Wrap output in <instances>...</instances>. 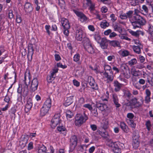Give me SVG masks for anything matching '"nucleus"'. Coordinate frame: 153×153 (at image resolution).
Segmentation results:
<instances>
[{"instance_id":"nucleus-1","label":"nucleus","mask_w":153,"mask_h":153,"mask_svg":"<svg viewBox=\"0 0 153 153\" xmlns=\"http://www.w3.org/2000/svg\"><path fill=\"white\" fill-rule=\"evenodd\" d=\"M30 78L29 71L27 70L25 74L23 83L22 84H19L17 89V92L20 94V97L17 98L19 101L22 100V97L25 98L28 95L29 92L28 85L30 83Z\"/></svg>"},{"instance_id":"nucleus-2","label":"nucleus","mask_w":153,"mask_h":153,"mask_svg":"<svg viewBox=\"0 0 153 153\" xmlns=\"http://www.w3.org/2000/svg\"><path fill=\"white\" fill-rule=\"evenodd\" d=\"M131 23L134 29L140 28L145 25L146 21L142 16L138 15L133 16L131 19Z\"/></svg>"},{"instance_id":"nucleus-3","label":"nucleus","mask_w":153,"mask_h":153,"mask_svg":"<svg viewBox=\"0 0 153 153\" xmlns=\"http://www.w3.org/2000/svg\"><path fill=\"white\" fill-rule=\"evenodd\" d=\"M75 118V125L76 126L79 127L86 122L88 119V117L85 113L84 112L83 114H76Z\"/></svg>"},{"instance_id":"nucleus-4","label":"nucleus","mask_w":153,"mask_h":153,"mask_svg":"<svg viewBox=\"0 0 153 153\" xmlns=\"http://www.w3.org/2000/svg\"><path fill=\"white\" fill-rule=\"evenodd\" d=\"M61 115L59 113H56L52 118L51 121V126L52 128L55 127L62 121L60 119Z\"/></svg>"},{"instance_id":"nucleus-5","label":"nucleus","mask_w":153,"mask_h":153,"mask_svg":"<svg viewBox=\"0 0 153 153\" xmlns=\"http://www.w3.org/2000/svg\"><path fill=\"white\" fill-rule=\"evenodd\" d=\"M143 102V100L142 97L140 100V101H138L136 97H134L129 101V105L133 106L135 108H138L141 106Z\"/></svg>"},{"instance_id":"nucleus-6","label":"nucleus","mask_w":153,"mask_h":153,"mask_svg":"<svg viewBox=\"0 0 153 153\" xmlns=\"http://www.w3.org/2000/svg\"><path fill=\"white\" fill-rule=\"evenodd\" d=\"M70 143L69 152H72L75 149L77 144V139L76 136L73 135L71 137Z\"/></svg>"},{"instance_id":"nucleus-7","label":"nucleus","mask_w":153,"mask_h":153,"mask_svg":"<svg viewBox=\"0 0 153 153\" xmlns=\"http://www.w3.org/2000/svg\"><path fill=\"white\" fill-rule=\"evenodd\" d=\"M39 82L37 78H34L32 80L30 86L31 92H34L36 91L38 88Z\"/></svg>"},{"instance_id":"nucleus-8","label":"nucleus","mask_w":153,"mask_h":153,"mask_svg":"<svg viewBox=\"0 0 153 153\" xmlns=\"http://www.w3.org/2000/svg\"><path fill=\"white\" fill-rule=\"evenodd\" d=\"M73 12L79 18V19L82 22H86L87 20V17L82 12L74 10Z\"/></svg>"},{"instance_id":"nucleus-9","label":"nucleus","mask_w":153,"mask_h":153,"mask_svg":"<svg viewBox=\"0 0 153 153\" xmlns=\"http://www.w3.org/2000/svg\"><path fill=\"white\" fill-rule=\"evenodd\" d=\"M34 49L33 45L29 43L28 46V52L27 57L30 61H31L33 58V54Z\"/></svg>"},{"instance_id":"nucleus-10","label":"nucleus","mask_w":153,"mask_h":153,"mask_svg":"<svg viewBox=\"0 0 153 153\" xmlns=\"http://www.w3.org/2000/svg\"><path fill=\"white\" fill-rule=\"evenodd\" d=\"M24 9L27 14H31L33 10V5L30 2H26L24 6Z\"/></svg>"},{"instance_id":"nucleus-11","label":"nucleus","mask_w":153,"mask_h":153,"mask_svg":"<svg viewBox=\"0 0 153 153\" xmlns=\"http://www.w3.org/2000/svg\"><path fill=\"white\" fill-rule=\"evenodd\" d=\"M86 5L88 7V9L92 13H94L95 10V4L92 2L91 0H86Z\"/></svg>"},{"instance_id":"nucleus-12","label":"nucleus","mask_w":153,"mask_h":153,"mask_svg":"<svg viewBox=\"0 0 153 153\" xmlns=\"http://www.w3.org/2000/svg\"><path fill=\"white\" fill-rule=\"evenodd\" d=\"M112 101L114 105L117 108L120 107L121 106L120 104L119 103V99L117 94L115 93L112 94Z\"/></svg>"},{"instance_id":"nucleus-13","label":"nucleus","mask_w":153,"mask_h":153,"mask_svg":"<svg viewBox=\"0 0 153 153\" xmlns=\"http://www.w3.org/2000/svg\"><path fill=\"white\" fill-rule=\"evenodd\" d=\"M129 33L132 36H134L137 38H138L140 35L143 36L145 34L144 32L140 30H137L136 31H133L130 29L128 30Z\"/></svg>"},{"instance_id":"nucleus-14","label":"nucleus","mask_w":153,"mask_h":153,"mask_svg":"<svg viewBox=\"0 0 153 153\" xmlns=\"http://www.w3.org/2000/svg\"><path fill=\"white\" fill-rule=\"evenodd\" d=\"M103 74L104 77L107 79V80L108 82H111L113 81L114 76L113 72H110L108 73L107 71H105Z\"/></svg>"},{"instance_id":"nucleus-15","label":"nucleus","mask_w":153,"mask_h":153,"mask_svg":"<svg viewBox=\"0 0 153 153\" xmlns=\"http://www.w3.org/2000/svg\"><path fill=\"white\" fill-rule=\"evenodd\" d=\"M96 105V107L101 111H104L107 110V105L105 103L100 102V101L97 102Z\"/></svg>"},{"instance_id":"nucleus-16","label":"nucleus","mask_w":153,"mask_h":153,"mask_svg":"<svg viewBox=\"0 0 153 153\" xmlns=\"http://www.w3.org/2000/svg\"><path fill=\"white\" fill-rule=\"evenodd\" d=\"M84 37V36L82 30L79 28L77 29L76 31V40L77 41H81Z\"/></svg>"},{"instance_id":"nucleus-17","label":"nucleus","mask_w":153,"mask_h":153,"mask_svg":"<svg viewBox=\"0 0 153 153\" xmlns=\"http://www.w3.org/2000/svg\"><path fill=\"white\" fill-rule=\"evenodd\" d=\"M62 25L63 27V29H70V25L68 20L65 18H62L61 21Z\"/></svg>"},{"instance_id":"nucleus-18","label":"nucleus","mask_w":153,"mask_h":153,"mask_svg":"<svg viewBox=\"0 0 153 153\" xmlns=\"http://www.w3.org/2000/svg\"><path fill=\"white\" fill-rule=\"evenodd\" d=\"M109 41V40H107L105 38H102L100 43V45L101 48L103 49H106L108 47Z\"/></svg>"},{"instance_id":"nucleus-19","label":"nucleus","mask_w":153,"mask_h":153,"mask_svg":"<svg viewBox=\"0 0 153 153\" xmlns=\"http://www.w3.org/2000/svg\"><path fill=\"white\" fill-rule=\"evenodd\" d=\"M33 106V103L32 99L29 98L27 102V103L25 107V111L26 112H28L32 108Z\"/></svg>"},{"instance_id":"nucleus-20","label":"nucleus","mask_w":153,"mask_h":153,"mask_svg":"<svg viewBox=\"0 0 153 153\" xmlns=\"http://www.w3.org/2000/svg\"><path fill=\"white\" fill-rule=\"evenodd\" d=\"M89 53L93 54L95 53V49L91 44L84 48Z\"/></svg>"},{"instance_id":"nucleus-21","label":"nucleus","mask_w":153,"mask_h":153,"mask_svg":"<svg viewBox=\"0 0 153 153\" xmlns=\"http://www.w3.org/2000/svg\"><path fill=\"white\" fill-rule=\"evenodd\" d=\"M113 84L114 86L115 87L114 91L116 92L119 91L121 89L122 84L117 80L114 81Z\"/></svg>"},{"instance_id":"nucleus-22","label":"nucleus","mask_w":153,"mask_h":153,"mask_svg":"<svg viewBox=\"0 0 153 153\" xmlns=\"http://www.w3.org/2000/svg\"><path fill=\"white\" fill-rule=\"evenodd\" d=\"M120 125L121 129L124 132L128 133L129 131L128 127L124 122H120Z\"/></svg>"},{"instance_id":"nucleus-23","label":"nucleus","mask_w":153,"mask_h":153,"mask_svg":"<svg viewBox=\"0 0 153 153\" xmlns=\"http://www.w3.org/2000/svg\"><path fill=\"white\" fill-rule=\"evenodd\" d=\"M96 134L97 135H100L102 137L105 139L108 138V137L109 136L107 132L106 131L102 132L99 130L97 131Z\"/></svg>"},{"instance_id":"nucleus-24","label":"nucleus","mask_w":153,"mask_h":153,"mask_svg":"<svg viewBox=\"0 0 153 153\" xmlns=\"http://www.w3.org/2000/svg\"><path fill=\"white\" fill-rule=\"evenodd\" d=\"M80 56L79 53H76L74 55L73 57V61L76 62L78 64L80 65L81 64V61L80 60Z\"/></svg>"},{"instance_id":"nucleus-25","label":"nucleus","mask_w":153,"mask_h":153,"mask_svg":"<svg viewBox=\"0 0 153 153\" xmlns=\"http://www.w3.org/2000/svg\"><path fill=\"white\" fill-rule=\"evenodd\" d=\"M109 43L110 46L115 47H119L120 46V42L119 41L117 40H109Z\"/></svg>"},{"instance_id":"nucleus-26","label":"nucleus","mask_w":153,"mask_h":153,"mask_svg":"<svg viewBox=\"0 0 153 153\" xmlns=\"http://www.w3.org/2000/svg\"><path fill=\"white\" fill-rule=\"evenodd\" d=\"M49 109L48 108L42 106L40 109V115L42 117L45 116L48 113Z\"/></svg>"},{"instance_id":"nucleus-27","label":"nucleus","mask_w":153,"mask_h":153,"mask_svg":"<svg viewBox=\"0 0 153 153\" xmlns=\"http://www.w3.org/2000/svg\"><path fill=\"white\" fill-rule=\"evenodd\" d=\"M82 43L84 48L91 44L89 39L85 37H83Z\"/></svg>"},{"instance_id":"nucleus-28","label":"nucleus","mask_w":153,"mask_h":153,"mask_svg":"<svg viewBox=\"0 0 153 153\" xmlns=\"http://www.w3.org/2000/svg\"><path fill=\"white\" fill-rule=\"evenodd\" d=\"M123 96L125 98L128 99V100L129 99L132 94L129 90H124L123 91Z\"/></svg>"},{"instance_id":"nucleus-29","label":"nucleus","mask_w":153,"mask_h":153,"mask_svg":"<svg viewBox=\"0 0 153 153\" xmlns=\"http://www.w3.org/2000/svg\"><path fill=\"white\" fill-rule=\"evenodd\" d=\"M114 30L115 31H118L119 33L122 32V29L121 27L118 26L117 23H115L113 26Z\"/></svg>"},{"instance_id":"nucleus-30","label":"nucleus","mask_w":153,"mask_h":153,"mask_svg":"<svg viewBox=\"0 0 153 153\" xmlns=\"http://www.w3.org/2000/svg\"><path fill=\"white\" fill-rule=\"evenodd\" d=\"M141 46L134 45L132 46V48L135 53L137 54H139L141 53Z\"/></svg>"},{"instance_id":"nucleus-31","label":"nucleus","mask_w":153,"mask_h":153,"mask_svg":"<svg viewBox=\"0 0 153 153\" xmlns=\"http://www.w3.org/2000/svg\"><path fill=\"white\" fill-rule=\"evenodd\" d=\"M43 106L50 109L51 106V100L50 98H48L45 102Z\"/></svg>"},{"instance_id":"nucleus-32","label":"nucleus","mask_w":153,"mask_h":153,"mask_svg":"<svg viewBox=\"0 0 153 153\" xmlns=\"http://www.w3.org/2000/svg\"><path fill=\"white\" fill-rule=\"evenodd\" d=\"M149 33L150 35V36L149 38V40L152 42L153 43V28L151 27V26H149Z\"/></svg>"},{"instance_id":"nucleus-33","label":"nucleus","mask_w":153,"mask_h":153,"mask_svg":"<svg viewBox=\"0 0 153 153\" xmlns=\"http://www.w3.org/2000/svg\"><path fill=\"white\" fill-rule=\"evenodd\" d=\"M46 148L44 145L42 144L40 146L38 150V153H46Z\"/></svg>"},{"instance_id":"nucleus-34","label":"nucleus","mask_w":153,"mask_h":153,"mask_svg":"<svg viewBox=\"0 0 153 153\" xmlns=\"http://www.w3.org/2000/svg\"><path fill=\"white\" fill-rule=\"evenodd\" d=\"M72 102L73 100L72 97H70L67 98L65 102L64 103V105L65 106H67L71 105Z\"/></svg>"},{"instance_id":"nucleus-35","label":"nucleus","mask_w":153,"mask_h":153,"mask_svg":"<svg viewBox=\"0 0 153 153\" xmlns=\"http://www.w3.org/2000/svg\"><path fill=\"white\" fill-rule=\"evenodd\" d=\"M119 145V143L114 144V148L113 149L114 153H121V149L118 145Z\"/></svg>"},{"instance_id":"nucleus-36","label":"nucleus","mask_w":153,"mask_h":153,"mask_svg":"<svg viewBox=\"0 0 153 153\" xmlns=\"http://www.w3.org/2000/svg\"><path fill=\"white\" fill-rule=\"evenodd\" d=\"M58 68H56V66H55L54 68L52 70V71H50V75L55 78L56 76L55 75L58 72Z\"/></svg>"},{"instance_id":"nucleus-37","label":"nucleus","mask_w":153,"mask_h":153,"mask_svg":"<svg viewBox=\"0 0 153 153\" xmlns=\"http://www.w3.org/2000/svg\"><path fill=\"white\" fill-rule=\"evenodd\" d=\"M100 25L102 28H105L109 26V24L106 20H104L101 22Z\"/></svg>"},{"instance_id":"nucleus-38","label":"nucleus","mask_w":153,"mask_h":153,"mask_svg":"<svg viewBox=\"0 0 153 153\" xmlns=\"http://www.w3.org/2000/svg\"><path fill=\"white\" fill-rule=\"evenodd\" d=\"M59 126L57 127V130L59 132L65 131L66 130V128L65 126H62L61 124L60 123Z\"/></svg>"},{"instance_id":"nucleus-39","label":"nucleus","mask_w":153,"mask_h":153,"mask_svg":"<svg viewBox=\"0 0 153 153\" xmlns=\"http://www.w3.org/2000/svg\"><path fill=\"white\" fill-rule=\"evenodd\" d=\"M132 137L135 140L138 139L139 137V132L137 130H135L133 133Z\"/></svg>"},{"instance_id":"nucleus-40","label":"nucleus","mask_w":153,"mask_h":153,"mask_svg":"<svg viewBox=\"0 0 153 153\" xmlns=\"http://www.w3.org/2000/svg\"><path fill=\"white\" fill-rule=\"evenodd\" d=\"M137 61L136 59L133 58L128 62V64L131 66L134 65L137 63Z\"/></svg>"},{"instance_id":"nucleus-41","label":"nucleus","mask_w":153,"mask_h":153,"mask_svg":"<svg viewBox=\"0 0 153 153\" xmlns=\"http://www.w3.org/2000/svg\"><path fill=\"white\" fill-rule=\"evenodd\" d=\"M145 126L148 131H150L152 126L151 122L150 120H148L146 122Z\"/></svg>"},{"instance_id":"nucleus-42","label":"nucleus","mask_w":153,"mask_h":153,"mask_svg":"<svg viewBox=\"0 0 153 153\" xmlns=\"http://www.w3.org/2000/svg\"><path fill=\"white\" fill-rule=\"evenodd\" d=\"M92 115L95 117H97L98 115V114L97 110V108L95 107L94 108L93 107V109L92 110H90Z\"/></svg>"},{"instance_id":"nucleus-43","label":"nucleus","mask_w":153,"mask_h":153,"mask_svg":"<svg viewBox=\"0 0 153 153\" xmlns=\"http://www.w3.org/2000/svg\"><path fill=\"white\" fill-rule=\"evenodd\" d=\"M129 1L131 5L132 6H136L139 4L138 0H130Z\"/></svg>"},{"instance_id":"nucleus-44","label":"nucleus","mask_w":153,"mask_h":153,"mask_svg":"<svg viewBox=\"0 0 153 153\" xmlns=\"http://www.w3.org/2000/svg\"><path fill=\"white\" fill-rule=\"evenodd\" d=\"M16 22L18 23H20L21 22L22 19V18L19 15L18 13H16Z\"/></svg>"},{"instance_id":"nucleus-45","label":"nucleus","mask_w":153,"mask_h":153,"mask_svg":"<svg viewBox=\"0 0 153 153\" xmlns=\"http://www.w3.org/2000/svg\"><path fill=\"white\" fill-rule=\"evenodd\" d=\"M74 114L73 112H71L70 111L68 110L67 111L66 116L68 119L72 118Z\"/></svg>"},{"instance_id":"nucleus-46","label":"nucleus","mask_w":153,"mask_h":153,"mask_svg":"<svg viewBox=\"0 0 153 153\" xmlns=\"http://www.w3.org/2000/svg\"><path fill=\"white\" fill-rule=\"evenodd\" d=\"M104 69L105 71H109V72H112L111 70V67L107 64H105L104 66Z\"/></svg>"},{"instance_id":"nucleus-47","label":"nucleus","mask_w":153,"mask_h":153,"mask_svg":"<svg viewBox=\"0 0 153 153\" xmlns=\"http://www.w3.org/2000/svg\"><path fill=\"white\" fill-rule=\"evenodd\" d=\"M91 86V88L92 89L95 90H97L98 89V85L95 82H94L93 83H92L91 85H90Z\"/></svg>"},{"instance_id":"nucleus-48","label":"nucleus","mask_w":153,"mask_h":153,"mask_svg":"<svg viewBox=\"0 0 153 153\" xmlns=\"http://www.w3.org/2000/svg\"><path fill=\"white\" fill-rule=\"evenodd\" d=\"M133 13V10H129L126 13V15L127 18H129L130 19V22H131V19L132 18V15Z\"/></svg>"},{"instance_id":"nucleus-49","label":"nucleus","mask_w":153,"mask_h":153,"mask_svg":"<svg viewBox=\"0 0 153 153\" xmlns=\"http://www.w3.org/2000/svg\"><path fill=\"white\" fill-rule=\"evenodd\" d=\"M141 73L139 70H134L133 72L132 75L135 76H138L141 75Z\"/></svg>"},{"instance_id":"nucleus-50","label":"nucleus","mask_w":153,"mask_h":153,"mask_svg":"<svg viewBox=\"0 0 153 153\" xmlns=\"http://www.w3.org/2000/svg\"><path fill=\"white\" fill-rule=\"evenodd\" d=\"M55 78V77L51 76L50 75H48L47 77V80L48 83H51L54 79Z\"/></svg>"},{"instance_id":"nucleus-51","label":"nucleus","mask_w":153,"mask_h":153,"mask_svg":"<svg viewBox=\"0 0 153 153\" xmlns=\"http://www.w3.org/2000/svg\"><path fill=\"white\" fill-rule=\"evenodd\" d=\"M59 4L62 9L64 8L65 6V2L64 0H58Z\"/></svg>"},{"instance_id":"nucleus-52","label":"nucleus","mask_w":153,"mask_h":153,"mask_svg":"<svg viewBox=\"0 0 153 153\" xmlns=\"http://www.w3.org/2000/svg\"><path fill=\"white\" fill-rule=\"evenodd\" d=\"M129 54V52L126 50H124L121 52V55L123 57L127 56H128Z\"/></svg>"},{"instance_id":"nucleus-53","label":"nucleus","mask_w":153,"mask_h":153,"mask_svg":"<svg viewBox=\"0 0 153 153\" xmlns=\"http://www.w3.org/2000/svg\"><path fill=\"white\" fill-rule=\"evenodd\" d=\"M56 68H61L63 69H65L67 67V65H63L60 62L57 63L56 64Z\"/></svg>"},{"instance_id":"nucleus-54","label":"nucleus","mask_w":153,"mask_h":153,"mask_svg":"<svg viewBox=\"0 0 153 153\" xmlns=\"http://www.w3.org/2000/svg\"><path fill=\"white\" fill-rule=\"evenodd\" d=\"M83 107L88 109L89 110H91L93 109V107L89 104H86L84 105Z\"/></svg>"},{"instance_id":"nucleus-55","label":"nucleus","mask_w":153,"mask_h":153,"mask_svg":"<svg viewBox=\"0 0 153 153\" xmlns=\"http://www.w3.org/2000/svg\"><path fill=\"white\" fill-rule=\"evenodd\" d=\"M88 82L89 85L95 82V80L91 76L88 77Z\"/></svg>"},{"instance_id":"nucleus-56","label":"nucleus","mask_w":153,"mask_h":153,"mask_svg":"<svg viewBox=\"0 0 153 153\" xmlns=\"http://www.w3.org/2000/svg\"><path fill=\"white\" fill-rule=\"evenodd\" d=\"M135 67L139 69H142L145 67L143 64L141 63H137L135 66Z\"/></svg>"},{"instance_id":"nucleus-57","label":"nucleus","mask_w":153,"mask_h":153,"mask_svg":"<svg viewBox=\"0 0 153 153\" xmlns=\"http://www.w3.org/2000/svg\"><path fill=\"white\" fill-rule=\"evenodd\" d=\"M147 82L152 86H153V77H151L150 79L149 77H147Z\"/></svg>"},{"instance_id":"nucleus-58","label":"nucleus","mask_w":153,"mask_h":153,"mask_svg":"<svg viewBox=\"0 0 153 153\" xmlns=\"http://www.w3.org/2000/svg\"><path fill=\"white\" fill-rule=\"evenodd\" d=\"M111 21L114 22L117 20V17L115 16V15L114 14H111L110 16Z\"/></svg>"},{"instance_id":"nucleus-59","label":"nucleus","mask_w":153,"mask_h":153,"mask_svg":"<svg viewBox=\"0 0 153 153\" xmlns=\"http://www.w3.org/2000/svg\"><path fill=\"white\" fill-rule=\"evenodd\" d=\"M147 5H148L149 6H151L152 8V9H153V0H148L147 1H146Z\"/></svg>"},{"instance_id":"nucleus-60","label":"nucleus","mask_w":153,"mask_h":153,"mask_svg":"<svg viewBox=\"0 0 153 153\" xmlns=\"http://www.w3.org/2000/svg\"><path fill=\"white\" fill-rule=\"evenodd\" d=\"M33 143L32 142H30L28 145L27 149L28 150H30L33 148Z\"/></svg>"},{"instance_id":"nucleus-61","label":"nucleus","mask_w":153,"mask_h":153,"mask_svg":"<svg viewBox=\"0 0 153 153\" xmlns=\"http://www.w3.org/2000/svg\"><path fill=\"white\" fill-rule=\"evenodd\" d=\"M45 28L47 33H48V35H50L51 33L49 30L51 28L50 26L49 25H46L45 26Z\"/></svg>"},{"instance_id":"nucleus-62","label":"nucleus","mask_w":153,"mask_h":153,"mask_svg":"<svg viewBox=\"0 0 153 153\" xmlns=\"http://www.w3.org/2000/svg\"><path fill=\"white\" fill-rule=\"evenodd\" d=\"M124 77L127 78L129 79L130 78L131 74L129 72L127 73V72H124L123 74Z\"/></svg>"},{"instance_id":"nucleus-63","label":"nucleus","mask_w":153,"mask_h":153,"mask_svg":"<svg viewBox=\"0 0 153 153\" xmlns=\"http://www.w3.org/2000/svg\"><path fill=\"white\" fill-rule=\"evenodd\" d=\"M37 135V134L36 133H30L28 135H27V136L28 137H29L30 138L32 139L33 137H34L36 136Z\"/></svg>"},{"instance_id":"nucleus-64","label":"nucleus","mask_w":153,"mask_h":153,"mask_svg":"<svg viewBox=\"0 0 153 153\" xmlns=\"http://www.w3.org/2000/svg\"><path fill=\"white\" fill-rule=\"evenodd\" d=\"M127 67V66L125 64H123L120 65L121 69L123 71L126 70Z\"/></svg>"}]
</instances>
